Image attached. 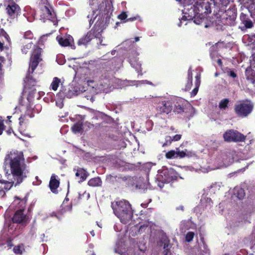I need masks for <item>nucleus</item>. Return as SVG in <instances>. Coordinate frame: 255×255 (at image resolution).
Segmentation results:
<instances>
[{
	"label": "nucleus",
	"instance_id": "f257e3e1",
	"mask_svg": "<svg viewBox=\"0 0 255 255\" xmlns=\"http://www.w3.org/2000/svg\"><path fill=\"white\" fill-rule=\"evenodd\" d=\"M99 9L100 12L97 11V13L94 17V19H96L98 17L94 26L85 35L79 39L78 41V45L86 46L94 38H96L98 40L97 42L98 45H105L102 43L103 37L102 36V33L106 28V25L109 23L111 15L108 13V9L106 8L105 4L102 3ZM96 12L97 11H96Z\"/></svg>",
	"mask_w": 255,
	"mask_h": 255
},
{
	"label": "nucleus",
	"instance_id": "f03ea898",
	"mask_svg": "<svg viewBox=\"0 0 255 255\" xmlns=\"http://www.w3.org/2000/svg\"><path fill=\"white\" fill-rule=\"evenodd\" d=\"M24 161L23 154L21 151L10 152L5 156L4 163L6 164L9 163L12 176L8 182L10 187L13 185L16 186L20 184L26 177L24 172L26 166Z\"/></svg>",
	"mask_w": 255,
	"mask_h": 255
},
{
	"label": "nucleus",
	"instance_id": "7ed1b4c3",
	"mask_svg": "<svg viewBox=\"0 0 255 255\" xmlns=\"http://www.w3.org/2000/svg\"><path fill=\"white\" fill-rule=\"evenodd\" d=\"M111 207L115 215L124 224L128 223L133 217L131 206L128 201L122 200L111 203Z\"/></svg>",
	"mask_w": 255,
	"mask_h": 255
},
{
	"label": "nucleus",
	"instance_id": "20e7f679",
	"mask_svg": "<svg viewBox=\"0 0 255 255\" xmlns=\"http://www.w3.org/2000/svg\"><path fill=\"white\" fill-rule=\"evenodd\" d=\"M174 113L177 114L184 113L185 116L188 117L192 116L193 111L192 106L186 100L181 98H177L173 101Z\"/></svg>",
	"mask_w": 255,
	"mask_h": 255
},
{
	"label": "nucleus",
	"instance_id": "39448f33",
	"mask_svg": "<svg viewBox=\"0 0 255 255\" xmlns=\"http://www.w3.org/2000/svg\"><path fill=\"white\" fill-rule=\"evenodd\" d=\"M254 105L250 100H246L238 102L234 107L236 114L239 117H246L253 111Z\"/></svg>",
	"mask_w": 255,
	"mask_h": 255
},
{
	"label": "nucleus",
	"instance_id": "423d86ee",
	"mask_svg": "<svg viewBox=\"0 0 255 255\" xmlns=\"http://www.w3.org/2000/svg\"><path fill=\"white\" fill-rule=\"evenodd\" d=\"M224 140L228 142H244L246 139V135L233 129H228L223 135Z\"/></svg>",
	"mask_w": 255,
	"mask_h": 255
},
{
	"label": "nucleus",
	"instance_id": "0eeeda50",
	"mask_svg": "<svg viewBox=\"0 0 255 255\" xmlns=\"http://www.w3.org/2000/svg\"><path fill=\"white\" fill-rule=\"evenodd\" d=\"M24 85L23 92L28 93L27 98L28 100L30 98H32L34 94L36 92L35 87L36 85L37 81L36 79L33 78L30 75V70H29L26 74V77L24 80Z\"/></svg>",
	"mask_w": 255,
	"mask_h": 255
},
{
	"label": "nucleus",
	"instance_id": "6e6552de",
	"mask_svg": "<svg viewBox=\"0 0 255 255\" xmlns=\"http://www.w3.org/2000/svg\"><path fill=\"white\" fill-rule=\"evenodd\" d=\"M205 0H189V3L192 7L196 6L198 11L199 14H208L211 12V3L204 2Z\"/></svg>",
	"mask_w": 255,
	"mask_h": 255
},
{
	"label": "nucleus",
	"instance_id": "1a4fd4ad",
	"mask_svg": "<svg viewBox=\"0 0 255 255\" xmlns=\"http://www.w3.org/2000/svg\"><path fill=\"white\" fill-rule=\"evenodd\" d=\"M160 176L166 183H169L178 179L177 173L172 168L164 169Z\"/></svg>",
	"mask_w": 255,
	"mask_h": 255
},
{
	"label": "nucleus",
	"instance_id": "9d476101",
	"mask_svg": "<svg viewBox=\"0 0 255 255\" xmlns=\"http://www.w3.org/2000/svg\"><path fill=\"white\" fill-rule=\"evenodd\" d=\"M6 12L10 19H14L20 14L21 9L19 6L14 1H11L6 6Z\"/></svg>",
	"mask_w": 255,
	"mask_h": 255
},
{
	"label": "nucleus",
	"instance_id": "9b49d317",
	"mask_svg": "<svg viewBox=\"0 0 255 255\" xmlns=\"http://www.w3.org/2000/svg\"><path fill=\"white\" fill-rule=\"evenodd\" d=\"M103 3L106 4L108 13L110 14V15H111V4L108 0H90V4L92 6L93 15L96 13V11L100 12V6Z\"/></svg>",
	"mask_w": 255,
	"mask_h": 255
},
{
	"label": "nucleus",
	"instance_id": "f8f14e48",
	"mask_svg": "<svg viewBox=\"0 0 255 255\" xmlns=\"http://www.w3.org/2000/svg\"><path fill=\"white\" fill-rule=\"evenodd\" d=\"M173 102L170 100L160 101L157 105V110L161 114H168L173 110Z\"/></svg>",
	"mask_w": 255,
	"mask_h": 255
},
{
	"label": "nucleus",
	"instance_id": "ddd939ff",
	"mask_svg": "<svg viewBox=\"0 0 255 255\" xmlns=\"http://www.w3.org/2000/svg\"><path fill=\"white\" fill-rule=\"evenodd\" d=\"M43 18L52 20L56 17V14L51 5L40 7Z\"/></svg>",
	"mask_w": 255,
	"mask_h": 255
},
{
	"label": "nucleus",
	"instance_id": "4468645a",
	"mask_svg": "<svg viewBox=\"0 0 255 255\" xmlns=\"http://www.w3.org/2000/svg\"><path fill=\"white\" fill-rule=\"evenodd\" d=\"M240 19L241 23L243 24L246 28L249 29L254 27V23L250 19L249 15L244 12H241L240 15Z\"/></svg>",
	"mask_w": 255,
	"mask_h": 255
},
{
	"label": "nucleus",
	"instance_id": "2eb2a0df",
	"mask_svg": "<svg viewBox=\"0 0 255 255\" xmlns=\"http://www.w3.org/2000/svg\"><path fill=\"white\" fill-rule=\"evenodd\" d=\"M12 221L14 223L20 224L26 221V215L23 213V211L17 210L14 213Z\"/></svg>",
	"mask_w": 255,
	"mask_h": 255
},
{
	"label": "nucleus",
	"instance_id": "dca6fc26",
	"mask_svg": "<svg viewBox=\"0 0 255 255\" xmlns=\"http://www.w3.org/2000/svg\"><path fill=\"white\" fill-rule=\"evenodd\" d=\"M218 11H223L230 3L229 0H211Z\"/></svg>",
	"mask_w": 255,
	"mask_h": 255
},
{
	"label": "nucleus",
	"instance_id": "f3484780",
	"mask_svg": "<svg viewBox=\"0 0 255 255\" xmlns=\"http://www.w3.org/2000/svg\"><path fill=\"white\" fill-rule=\"evenodd\" d=\"M121 179L126 182V185L132 189H138V185L135 182V178L131 176H123Z\"/></svg>",
	"mask_w": 255,
	"mask_h": 255
},
{
	"label": "nucleus",
	"instance_id": "a211bd4d",
	"mask_svg": "<svg viewBox=\"0 0 255 255\" xmlns=\"http://www.w3.org/2000/svg\"><path fill=\"white\" fill-rule=\"evenodd\" d=\"M60 182L56 179V176L53 174L50 178L49 184V188L51 192L54 194L58 193L57 188L59 186Z\"/></svg>",
	"mask_w": 255,
	"mask_h": 255
},
{
	"label": "nucleus",
	"instance_id": "6ab92c4d",
	"mask_svg": "<svg viewBox=\"0 0 255 255\" xmlns=\"http://www.w3.org/2000/svg\"><path fill=\"white\" fill-rule=\"evenodd\" d=\"M56 39L61 46L66 47L70 45H71V47L72 46L71 44L72 42L73 41V39L70 35H68V36L66 38L58 36L56 37Z\"/></svg>",
	"mask_w": 255,
	"mask_h": 255
},
{
	"label": "nucleus",
	"instance_id": "aec40b11",
	"mask_svg": "<svg viewBox=\"0 0 255 255\" xmlns=\"http://www.w3.org/2000/svg\"><path fill=\"white\" fill-rule=\"evenodd\" d=\"M129 62L131 66L136 69H138L140 67L141 64L138 62V58L137 57V54L135 52L131 53L129 55Z\"/></svg>",
	"mask_w": 255,
	"mask_h": 255
},
{
	"label": "nucleus",
	"instance_id": "412c9836",
	"mask_svg": "<svg viewBox=\"0 0 255 255\" xmlns=\"http://www.w3.org/2000/svg\"><path fill=\"white\" fill-rule=\"evenodd\" d=\"M245 76L247 80L251 81L253 84L255 83V70L252 68L251 66L246 68Z\"/></svg>",
	"mask_w": 255,
	"mask_h": 255
},
{
	"label": "nucleus",
	"instance_id": "4be33fe9",
	"mask_svg": "<svg viewBox=\"0 0 255 255\" xmlns=\"http://www.w3.org/2000/svg\"><path fill=\"white\" fill-rule=\"evenodd\" d=\"M75 175L76 177H79L80 180L79 182L81 183L87 179L89 174L84 169L80 168L77 170Z\"/></svg>",
	"mask_w": 255,
	"mask_h": 255
},
{
	"label": "nucleus",
	"instance_id": "5701e85b",
	"mask_svg": "<svg viewBox=\"0 0 255 255\" xmlns=\"http://www.w3.org/2000/svg\"><path fill=\"white\" fill-rule=\"evenodd\" d=\"M42 52V48H40L38 45H34L30 58L42 60V59L40 58Z\"/></svg>",
	"mask_w": 255,
	"mask_h": 255
},
{
	"label": "nucleus",
	"instance_id": "b1692460",
	"mask_svg": "<svg viewBox=\"0 0 255 255\" xmlns=\"http://www.w3.org/2000/svg\"><path fill=\"white\" fill-rule=\"evenodd\" d=\"M212 18L213 24L221 26L225 25V22H223V15L222 14H220L219 13H216Z\"/></svg>",
	"mask_w": 255,
	"mask_h": 255
},
{
	"label": "nucleus",
	"instance_id": "393cba45",
	"mask_svg": "<svg viewBox=\"0 0 255 255\" xmlns=\"http://www.w3.org/2000/svg\"><path fill=\"white\" fill-rule=\"evenodd\" d=\"M192 70L191 67H190L188 70L187 82L185 87V91H187L191 89V88L192 86Z\"/></svg>",
	"mask_w": 255,
	"mask_h": 255
},
{
	"label": "nucleus",
	"instance_id": "a878e982",
	"mask_svg": "<svg viewBox=\"0 0 255 255\" xmlns=\"http://www.w3.org/2000/svg\"><path fill=\"white\" fill-rule=\"evenodd\" d=\"M102 184V181L99 177L92 178L88 182V185L91 187H101Z\"/></svg>",
	"mask_w": 255,
	"mask_h": 255
},
{
	"label": "nucleus",
	"instance_id": "bb28decb",
	"mask_svg": "<svg viewBox=\"0 0 255 255\" xmlns=\"http://www.w3.org/2000/svg\"><path fill=\"white\" fill-rule=\"evenodd\" d=\"M236 19L235 17L231 16H223V22H225V25L234 26L236 23Z\"/></svg>",
	"mask_w": 255,
	"mask_h": 255
},
{
	"label": "nucleus",
	"instance_id": "cd10ccee",
	"mask_svg": "<svg viewBox=\"0 0 255 255\" xmlns=\"http://www.w3.org/2000/svg\"><path fill=\"white\" fill-rule=\"evenodd\" d=\"M26 201L27 200L25 199H20L19 198H17L16 199L14 200V202L16 203L19 205L18 207L19 208L18 209L19 210H21L24 212L26 207Z\"/></svg>",
	"mask_w": 255,
	"mask_h": 255
},
{
	"label": "nucleus",
	"instance_id": "c85d7f7f",
	"mask_svg": "<svg viewBox=\"0 0 255 255\" xmlns=\"http://www.w3.org/2000/svg\"><path fill=\"white\" fill-rule=\"evenodd\" d=\"M13 252L16 255H21L22 253L25 252L24 245L23 244H20L17 246H15L13 247Z\"/></svg>",
	"mask_w": 255,
	"mask_h": 255
},
{
	"label": "nucleus",
	"instance_id": "c756f323",
	"mask_svg": "<svg viewBox=\"0 0 255 255\" xmlns=\"http://www.w3.org/2000/svg\"><path fill=\"white\" fill-rule=\"evenodd\" d=\"M224 11H225V12L222 13L223 16H231V17L236 18L237 12L235 9L229 8L227 10L225 9Z\"/></svg>",
	"mask_w": 255,
	"mask_h": 255
},
{
	"label": "nucleus",
	"instance_id": "7c9ffc66",
	"mask_svg": "<svg viewBox=\"0 0 255 255\" xmlns=\"http://www.w3.org/2000/svg\"><path fill=\"white\" fill-rule=\"evenodd\" d=\"M41 61V60H36V59H34L32 58H30L29 68L31 69V73H32L34 71V70L37 68L39 63Z\"/></svg>",
	"mask_w": 255,
	"mask_h": 255
},
{
	"label": "nucleus",
	"instance_id": "2f4dec72",
	"mask_svg": "<svg viewBox=\"0 0 255 255\" xmlns=\"http://www.w3.org/2000/svg\"><path fill=\"white\" fill-rule=\"evenodd\" d=\"M160 242L163 244V249H170V240L166 236H163L160 239Z\"/></svg>",
	"mask_w": 255,
	"mask_h": 255
},
{
	"label": "nucleus",
	"instance_id": "473e14b6",
	"mask_svg": "<svg viewBox=\"0 0 255 255\" xmlns=\"http://www.w3.org/2000/svg\"><path fill=\"white\" fill-rule=\"evenodd\" d=\"M83 123H77L72 126V130L74 133H78L81 132L83 130Z\"/></svg>",
	"mask_w": 255,
	"mask_h": 255
},
{
	"label": "nucleus",
	"instance_id": "72a5a7b5",
	"mask_svg": "<svg viewBox=\"0 0 255 255\" xmlns=\"http://www.w3.org/2000/svg\"><path fill=\"white\" fill-rule=\"evenodd\" d=\"M60 82V79L58 77H55L53 79V81L50 85L52 90L56 91L57 90Z\"/></svg>",
	"mask_w": 255,
	"mask_h": 255
},
{
	"label": "nucleus",
	"instance_id": "f704fd0d",
	"mask_svg": "<svg viewBox=\"0 0 255 255\" xmlns=\"http://www.w3.org/2000/svg\"><path fill=\"white\" fill-rule=\"evenodd\" d=\"M230 100L227 99L222 100L219 104V108L221 110H226L229 106Z\"/></svg>",
	"mask_w": 255,
	"mask_h": 255
},
{
	"label": "nucleus",
	"instance_id": "c9c22d12",
	"mask_svg": "<svg viewBox=\"0 0 255 255\" xmlns=\"http://www.w3.org/2000/svg\"><path fill=\"white\" fill-rule=\"evenodd\" d=\"M102 71L104 72H111L113 69V65L109 61L106 62L102 64Z\"/></svg>",
	"mask_w": 255,
	"mask_h": 255
},
{
	"label": "nucleus",
	"instance_id": "e433bc0d",
	"mask_svg": "<svg viewBox=\"0 0 255 255\" xmlns=\"http://www.w3.org/2000/svg\"><path fill=\"white\" fill-rule=\"evenodd\" d=\"M198 12H197L196 14L194 13L193 17L194 18V22L197 24H201L204 20V16L201 15L202 17H199L197 16V14H198Z\"/></svg>",
	"mask_w": 255,
	"mask_h": 255
},
{
	"label": "nucleus",
	"instance_id": "4c0bfd02",
	"mask_svg": "<svg viewBox=\"0 0 255 255\" xmlns=\"http://www.w3.org/2000/svg\"><path fill=\"white\" fill-rule=\"evenodd\" d=\"M165 157L167 159L176 158V151L171 150L166 153Z\"/></svg>",
	"mask_w": 255,
	"mask_h": 255
},
{
	"label": "nucleus",
	"instance_id": "58836bf2",
	"mask_svg": "<svg viewBox=\"0 0 255 255\" xmlns=\"http://www.w3.org/2000/svg\"><path fill=\"white\" fill-rule=\"evenodd\" d=\"M32 43H29L24 45L21 48V51L23 54H27L28 51L32 48Z\"/></svg>",
	"mask_w": 255,
	"mask_h": 255
},
{
	"label": "nucleus",
	"instance_id": "ea45409f",
	"mask_svg": "<svg viewBox=\"0 0 255 255\" xmlns=\"http://www.w3.org/2000/svg\"><path fill=\"white\" fill-rule=\"evenodd\" d=\"M194 233L193 232H188L186 235H185V241L186 242L189 243L191 242L194 237Z\"/></svg>",
	"mask_w": 255,
	"mask_h": 255
},
{
	"label": "nucleus",
	"instance_id": "a19ab883",
	"mask_svg": "<svg viewBox=\"0 0 255 255\" xmlns=\"http://www.w3.org/2000/svg\"><path fill=\"white\" fill-rule=\"evenodd\" d=\"M121 177H118L117 175H109L107 176L106 180L109 181L111 183H114L115 182L117 181V178H118V179H121Z\"/></svg>",
	"mask_w": 255,
	"mask_h": 255
},
{
	"label": "nucleus",
	"instance_id": "79ce46f5",
	"mask_svg": "<svg viewBox=\"0 0 255 255\" xmlns=\"http://www.w3.org/2000/svg\"><path fill=\"white\" fill-rule=\"evenodd\" d=\"M176 158L179 157L180 158H183L185 156H188V154L186 153L187 149H185V151H179V148H176Z\"/></svg>",
	"mask_w": 255,
	"mask_h": 255
},
{
	"label": "nucleus",
	"instance_id": "37998d69",
	"mask_svg": "<svg viewBox=\"0 0 255 255\" xmlns=\"http://www.w3.org/2000/svg\"><path fill=\"white\" fill-rule=\"evenodd\" d=\"M0 36L3 37L5 38V40L7 42H9V36L3 29H0Z\"/></svg>",
	"mask_w": 255,
	"mask_h": 255
},
{
	"label": "nucleus",
	"instance_id": "c03bdc74",
	"mask_svg": "<svg viewBox=\"0 0 255 255\" xmlns=\"http://www.w3.org/2000/svg\"><path fill=\"white\" fill-rule=\"evenodd\" d=\"M172 141H173L171 139V136H166L165 138V142L163 144L162 146L164 147V146L170 145L171 144Z\"/></svg>",
	"mask_w": 255,
	"mask_h": 255
},
{
	"label": "nucleus",
	"instance_id": "a18cd8bd",
	"mask_svg": "<svg viewBox=\"0 0 255 255\" xmlns=\"http://www.w3.org/2000/svg\"><path fill=\"white\" fill-rule=\"evenodd\" d=\"M4 120L0 116V135L2 134L3 131L5 129V126L3 124Z\"/></svg>",
	"mask_w": 255,
	"mask_h": 255
},
{
	"label": "nucleus",
	"instance_id": "49530a36",
	"mask_svg": "<svg viewBox=\"0 0 255 255\" xmlns=\"http://www.w3.org/2000/svg\"><path fill=\"white\" fill-rule=\"evenodd\" d=\"M118 18L121 20H126L128 18V14L126 12L123 11L118 16Z\"/></svg>",
	"mask_w": 255,
	"mask_h": 255
},
{
	"label": "nucleus",
	"instance_id": "de8ad7c7",
	"mask_svg": "<svg viewBox=\"0 0 255 255\" xmlns=\"http://www.w3.org/2000/svg\"><path fill=\"white\" fill-rule=\"evenodd\" d=\"M237 197L240 199H241L243 198L245 195V193L244 192V191L242 189H240L236 193Z\"/></svg>",
	"mask_w": 255,
	"mask_h": 255
},
{
	"label": "nucleus",
	"instance_id": "09e8293b",
	"mask_svg": "<svg viewBox=\"0 0 255 255\" xmlns=\"http://www.w3.org/2000/svg\"><path fill=\"white\" fill-rule=\"evenodd\" d=\"M84 196L86 197V198L87 199H88L90 197V195L89 193L87 192L86 191H85L82 194L79 193V195H78V200L82 199L83 197H84Z\"/></svg>",
	"mask_w": 255,
	"mask_h": 255
},
{
	"label": "nucleus",
	"instance_id": "8fccbe9b",
	"mask_svg": "<svg viewBox=\"0 0 255 255\" xmlns=\"http://www.w3.org/2000/svg\"><path fill=\"white\" fill-rule=\"evenodd\" d=\"M160 179V177H158L157 178V185L160 188H162L164 186V185L165 183H167L166 182H165V181H164V180L162 178V180H159Z\"/></svg>",
	"mask_w": 255,
	"mask_h": 255
},
{
	"label": "nucleus",
	"instance_id": "3c124183",
	"mask_svg": "<svg viewBox=\"0 0 255 255\" xmlns=\"http://www.w3.org/2000/svg\"><path fill=\"white\" fill-rule=\"evenodd\" d=\"M39 4L41 7L44 6H48L49 5H50V3L48 2L47 0H39Z\"/></svg>",
	"mask_w": 255,
	"mask_h": 255
},
{
	"label": "nucleus",
	"instance_id": "603ef678",
	"mask_svg": "<svg viewBox=\"0 0 255 255\" xmlns=\"http://www.w3.org/2000/svg\"><path fill=\"white\" fill-rule=\"evenodd\" d=\"M33 37V34L30 31H26L24 34V37L25 39H31Z\"/></svg>",
	"mask_w": 255,
	"mask_h": 255
},
{
	"label": "nucleus",
	"instance_id": "864d4df0",
	"mask_svg": "<svg viewBox=\"0 0 255 255\" xmlns=\"http://www.w3.org/2000/svg\"><path fill=\"white\" fill-rule=\"evenodd\" d=\"M200 79H201V75H200V74H198L195 76V85H198V86L200 85V83H201Z\"/></svg>",
	"mask_w": 255,
	"mask_h": 255
},
{
	"label": "nucleus",
	"instance_id": "5fc2aeb1",
	"mask_svg": "<svg viewBox=\"0 0 255 255\" xmlns=\"http://www.w3.org/2000/svg\"><path fill=\"white\" fill-rule=\"evenodd\" d=\"M182 137V134H176L173 136H171V139L173 141H177L181 139Z\"/></svg>",
	"mask_w": 255,
	"mask_h": 255
},
{
	"label": "nucleus",
	"instance_id": "6e6d98bb",
	"mask_svg": "<svg viewBox=\"0 0 255 255\" xmlns=\"http://www.w3.org/2000/svg\"><path fill=\"white\" fill-rule=\"evenodd\" d=\"M200 86L195 85V88L191 92V97H194L197 94Z\"/></svg>",
	"mask_w": 255,
	"mask_h": 255
},
{
	"label": "nucleus",
	"instance_id": "4d7b16f0",
	"mask_svg": "<svg viewBox=\"0 0 255 255\" xmlns=\"http://www.w3.org/2000/svg\"><path fill=\"white\" fill-rule=\"evenodd\" d=\"M249 10L251 12L253 11H255V1L252 2L248 7ZM252 12H251V16H252Z\"/></svg>",
	"mask_w": 255,
	"mask_h": 255
},
{
	"label": "nucleus",
	"instance_id": "13d9d810",
	"mask_svg": "<svg viewBox=\"0 0 255 255\" xmlns=\"http://www.w3.org/2000/svg\"><path fill=\"white\" fill-rule=\"evenodd\" d=\"M229 75L234 78L237 77V76L236 73L233 70H231L229 72Z\"/></svg>",
	"mask_w": 255,
	"mask_h": 255
},
{
	"label": "nucleus",
	"instance_id": "bf43d9fd",
	"mask_svg": "<svg viewBox=\"0 0 255 255\" xmlns=\"http://www.w3.org/2000/svg\"><path fill=\"white\" fill-rule=\"evenodd\" d=\"M2 182L0 180V196H2L4 193L3 187L1 186Z\"/></svg>",
	"mask_w": 255,
	"mask_h": 255
},
{
	"label": "nucleus",
	"instance_id": "052dcab7",
	"mask_svg": "<svg viewBox=\"0 0 255 255\" xmlns=\"http://www.w3.org/2000/svg\"><path fill=\"white\" fill-rule=\"evenodd\" d=\"M25 116H21L19 118V125L20 126L22 125V123L24 122V121L25 120Z\"/></svg>",
	"mask_w": 255,
	"mask_h": 255
},
{
	"label": "nucleus",
	"instance_id": "680f3d73",
	"mask_svg": "<svg viewBox=\"0 0 255 255\" xmlns=\"http://www.w3.org/2000/svg\"><path fill=\"white\" fill-rule=\"evenodd\" d=\"M136 19V17L135 16L127 18L126 20H125L124 22H127V21H133Z\"/></svg>",
	"mask_w": 255,
	"mask_h": 255
},
{
	"label": "nucleus",
	"instance_id": "e2e57ef3",
	"mask_svg": "<svg viewBox=\"0 0 255 255\" xmlns=\"http://www.w3.org/2000/svg\"><path fill=\"white\" fill-rule=\"evenodd\" d=\"M170 253V249H164L163 252V255H168V254Z\"/></svg>",
	"mask_w": 255,
	"mask_h": 255
},
{
	"label": "nucleus",
	"instance_id": "0e129e2a",
	"mask_svg": "<svg viewBox=\"0 0 255 255\" xmlns=\"http://www.w3.org/2000/svg\"><path fill=\"white\" fill-rule=\"evenodd\" d=\"M2 64L0 62V77H1V78L2 79L3 72H2Z\"/></svg>",
	"mask_w": 255,
	"mask_h": 255
},
{
	"label": "nucleus",
	"instance_id": "69168bd1",
	"mask_svg": "<svg viewBox=\"0 0 255 255\" xmlns=\"http://www.w3.org/2000/svg\"><path fill=\"white\" fill-rule=\"evenodd\" d=\"M12 132H13V130L11 128H9L7 130H6V132L8 135L11 134Z\"/></svg>",
	"mask_w": 255,
	"mask_h": 255
},
{
	"label": "nucleus",
	"instance_id": "338daca9",
	"mask_svg": "<svg viewBox=\"0 0 255 255\" xmlns=\"http://www.w3.org/2000/svg\"><path fill=\"white\" fill-rule=\"evenodd\" d=\"M148 227V225H141L139 228V232H142V229H144V228H146Z\"/></svg>",
	"mask_w": 255,
	"mask_h": 255
},
{
	"label": "nucleus",
	"instance_id": "774afa93",
	"mask_svg": "<svg viewBox=\"0 0 255 255\" xmlns=\"http://www.w3.org/2000/svg\"><path fill=\"white\" fill-rule=\"evenodd\" d=\"M51 216L52 217H56L58 219H60V218L59 216H58L57 215L56 213L54 212L51 213Z\"/></svg>",
	"mask_w": 255,
	"mask_h": 255
}]
</instances>
